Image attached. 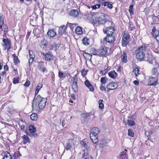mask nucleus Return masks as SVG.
Instances as JSON below:
<instances>
[{"label": "nucleus", "mask_w": 159, "mask_h": 159, "mask_svg": "<svg viewBox=\"0 0 159 159\" xmlns=\"http://www.w3.org/2000/svg\"><path fill=\"white\" fill-rule=\"evenodd\" d=\"M78 142L74 139H71L68 140L65 147V148L67 151L70 150V151L73 150L75 148V145H77Z\"/></svg>", "instance_id": "obj_3"}, {"label": "nucleus", "mask_w": 159, "mask_h": 159, "mask_svg": "<svg viewBox=\"0 0 159 159\" xmlns=\"http://www.w3.org/2000/svg\"><path fill=\"white\" fill-rule=\"evenodd\" d=\"M89 40V39L85 37L82 40L83 43L84 45L86 46L88 45H89V43H88V41Z\"/></svg>", "instance_id": "obj_37"}, {"label": "nucleus", "mask_w": 159, "mask_h": 159, "mask_svg": "<svg viewBox=\"0 0 159 159\" xmlns=\"http://www.w3.org/2000/svg\"><path fill=\"white\" fill-rule=\"evenodd\" d=\"M29 57L30 58L34 59V54L32 50H30L29 52Z\"/></svg>", "instance_id": "obj_41"}, {"label": "nucleus", "mask_w": 159, "mask_h": 159, "mask_svg": "<svg viewBox=\"0 0 159 159\" xmlns=\"http://www.w3.org/2000/svg\"><path fill=\"white\" fill-rule=\"evenodd\" d=\"M75 32L77 34H81L83 32L82 28L78 26L76 28L75 30Z\"/></svg>", "instance_id": "obj_29"}, {"label": "nucleus", "mask_w": 159, "mask_h": 159, "mask_svg": "<svg viewBox=\"0 0 159 159\" xmlns=\"http://www.w3.org/2000/svg\"><path fill=\"white\" fill-rule=\"evenodd\" d=\"M2 159H12V157L10 153L7 152L5 153L4 157Z\"/></svg>", "instance_id": "obj_27"}, {"label": "nucleus", "mask_w": 159, "mask_h": 159, "mask_svg": "<svg viewBox=\"0 0 159 159\" xmlns=\"http://www.w3.org/2000/svg\"><path fill=\"white\" fill-rule=\"evenodd\" d=\"M58 76L60 78H62L65 77V76H64L63 73L61 71H59Z\"/></svg>", "instance_id": "obj_45"}, {"label": "nucleus", "mask_w": 159, "mask_h": 159, "mask_svg": "<svg viewBox=\"0 0 159 159\" xmlns=\"http://www.w3.org/2000/svg\"><path fill=\"white\" fill-rule=\"evenodd\" d=\"M107 144V143L105 140H102L100 141V146L102 147L106 146Z\"/></svg>", "instance_id": "obj_40"}, {"label": "nucleus", "mask_w": 159, "mask_h": 159, "mask_svg": "<svg viewBox=\"0 0 159 159\" xmlns=\"http://www.w3.org/2000/svg\"><path fill=\"white\" fill-rule=\"evenodd\" d=\"M93 134H90V138L93 143H96L98 142L97 137L93 136Z\"/></svg>", "instance_id": "obj_24"}, {"label": "nucleus", "mask_w": 159, "mask_h": 159, "mask_svg": "<svg viewBox=\"0 0 159 159\" xmlns=\"http://www.w3.org/2000/svg\"><path fill=\"white\" fill-rule=\"evenodd\" d=\"M30 84V82L29 80H27L24 84V86L26 87H28Z\"/></svg>", "instance_id": "obj_57"}, {"label": "nucleus", "mask_w": 159, "mask_h": 159, "mask_svg": "<svg viewBox=\"0 0 159 159\" xmlns=\"http://www.w3.org/2000/svg\"><path fill=\"white\" fill-rule=\"evenodd\" d=\"M44 57L46 60L48 61H50L53 59V56L51 55L49 52L44 55Z\"/></svg>", "instance_id": "obj_15"}, {"label": "nucleus", "mask_w": 159, "mask_h": 159, "mask_svg": "<svg viewBox=\"0 0 159 159\" xmlns=\"http://www.w3.org/2000/svg\"><path fill=\"white\" fill-rule=\"evenodd\" d=\"M84 84L86 86L88 87L91 91H93L94 90V89L93 86L91 84L89 81L87 80L84 82Z\"/></svg>", "instance_id": "obj_17"}, {"label": "nucleus", "mask_w": 159, "mask_h": 159, "mask_svg": "<svg viewBox=\"0 0 159 159\" xmlns=\"http://www.w3.org/2000/svg\"><path fill=\"white\" fill-rule=\"evenodd\" d=\"M34 100L37 102H39L38 106L40 109H42L45 107L47 101L46 98H43L39 95H38L36 98V96L35 95L34 99L33 100V101Z\"/></svg>", "instance_id": "obj_4"}, {"label": "nucleus", "mask_w": 159, "mask_h": 159, "mask_svg": "<svg viewBox=\"0 0 159 159\" xmlns=\"http://www.w3.org/2000/svg\"><path fill=\"white\" fill-rule=\"evenodd\" d=\"M93 132H94L95 133L98 134L99 132V129L97 127H94L93 128Z\"/></svg>", "instance_id": "obj_50"}, {"label": "nucleus", "mask_w": 159, "mask_h": 159, "mask_svg": "<svg viewBox=\"0 0 159 159\" xmlns=\"http://www.w3.org/2000/svg\"><path fill=\"white\" fill-rule=\"evenodd\" d=\"M31 119L34 121L38 119V116L36 113L32 114L30 116Z\"/></svg>", "instance_id": "obj_30"}, {"label": "nucleus", "mask_w": 159, "mask_h": 159, "mask_svg": "<svg viewBox=\"0 0 159 159\" xmlns=\"http://www.w3.org/2000/svg\"><path fill=\"white\" fill-rule=\"evenodd\" d=\"M2 41L4 43L3 45L5 48V50L7 49V51H9L11 48L10 41L8 39H6L4 38L3 39Z\"/></svg>", "instance_id": "obj_12"}, {"label": "nucleus", "mask_w": 159, "mask_h": 159, "mask_svg": "<svg viewBox=\"0 0 159 159\" xmlns=\"http://www.w3.org/2000/svg\"><path fill=\"white\" fill-rule=\"evenodd\" d=\"M102 102L103 100L102 99H100L98 101L99 107L101 109H103L104 107V104L102 103Z\"/></svg>", "instance_id": "obj_33"}, {"label": "nucleus", "mask_w": 159, "mask_h": 159, "mask_svg": "<svg viewBox=\"0 0 159 159\" xmlns=\"http://www.w3.org/2000/svg\"><path fill=\"white\" fill-rule=\"evenodd\" d=\"M158 42H159V34L154 37Z\"/></svg>", "instance_id": "obj_63"}, {"label": "nucleus", "mask_w": 159, "mask_h": 159, "mask_svg": "<svg viewBox=\"0 0 159 159\" xmlns=\"http://www.w3.org/2000/svg\"><path fill=\"white\" fill-rule=\"evenodd\" d=\"M159 15H158V16H155L154 15H153V16L152 17V20H153V22L154 24L159 21Z\"/></svg>", "instance_id": "obj_32"}, {"label": "nucleus", "mask_w": 159, "mask_h": 159, "mask_svg": "<svg viewBox=\"0 0 159 159\" xmlns=\"http://www.w3.org/2000/svg\"><path fill=\"white\" fill-rule=\"evenodd\" d=\"M19 82V80L18 78H14L13 79V83L14 84H16L17 83H18Z\"/></svg>", "instance_id": "obj_53"}, {"label": "nucleus", "mask_w": 159, "mask_h": 159, "mask_svg": "<svg viewBox=\"0 0 159 159\" xmlns=\"http://www.w3.org/2000/svg\"><path fill=\"white\" fill-rule=\"evenodd\" d=\"M157 80L155 77H151L149 79L148 86H155L157 84Z\"/></svg>", "instance_id": "obj_10"}, {"label": "nucleus", "mask_w": 159, "mask_h": 159, "mask_svg": "<svg viewBox=\"0 0 159 159\" xmlns=\"http://www.w3.org/2000/svg\"><path fill=\"white\" fill-rule=\"evenodd\" d=\"M47 34L48 36L50 37H53L56 35V33L54 30L51 29L48 30L47 32Z\"/></svg>", "instance_id": "obj_16"}, {"label": "nucleus", "mask_w": 159, "mask_h": 159, "mask_svg": "<svg viewBox=\"0 0 159 159\" xmlns=\"http://www.w3.org/2000/svg\"><path fill=\"white\" fill-rule=\"evenodd\" d=\"M68 120L64 118L62 121V125L63 127H66V126L68 125Z\"/></svg>", "instance_id": "obj_34"}, {"label": "nucleus", "mask_w": 159, "mask_h": 159, "mask_svg": "<svg viewBox=\"0 0 159 159\" xmlns=\"http://www.w3.org/2000/svg\"><path fill=\"white\" fill-rule=\"evenodd\" d=\"M156 67H154L152 69V74L155 75L157 76L159 74V66H154Z\"/></svg>", "instance_id": "obj_13"}, {"label": "nucleus", "mask_w": 159, "mask_h": 159, "mask_svg": "<svg viewBox=\"0 0 159 159\" xmlns=\"http://www.w3.org/2000/svg\"><path fill=\"white\" fill-rule=\"evenodd\" d=\"M130 36L127 33H124L122 38V46L123 47L126 46L129 42V40Z\"/></svg>", "instance_id": "obj_6"}, {"label": "nucleus", "mask_w": 159, "mask_h": 159, "mask_svg": "<svg viewBox=\"0 0 159 159\" xmlns=\"http://www.w3.org/2000/svg\"><path fill=\"white\" fill-rule=\"evenodd\" d=\"M90 134H93V136H95V137H96L98 138V136H97V134H98V133H95L94 132L92 131V132H91L90 133Z\"/></svg>", "instance_id": "obj_61"}, {"label": "nucleus", "mask_w": 159, "mask_h": 159, "mask_svg": "<svg viewBox=\"0 0 159 159\" xmlns=\"http://www.w3.org/2000/svg\"><path fill=\"white\" fill-rule=\"evenodd\" d=\"M67 28V25H62L59 27V33L61 34H63L65 32Z\"/></svg>", "instance_id": "obj_14"}, {"label": "nucleus", "mask_w": 159, "mask_h": 159, "mask_svg": "<svg viewBox=\"0 0 159 159\" xmlns=\"http://www.w3.org/2000/svg\"><path fill=\"white\" fill-rule=\"evenodd\" d=\"M29 129L31 133H34L36 131L35 127L34 125H32L29 126Z\"/></svg>", "instance_id": "obj_28"}, {"label": "nucleus", "mask_w": 159, "mask_h": 159, "mask_svg": "<svg viewBox=\"0 0 159 159\" xmlns=\"http://www.w3.org/2000/svg\"><path fill=\"white\" fill-rule=\"evenodd\" d=\"M126 151L127 150L125 149V151L120 152V156L122 158H125V155L126 154V152L125 151Z\"/></svg>", "instance_id": "obj_43"}, {"label": "nucleus", "mask_w": 159, "mask_h": 159, "mask_svg": "<svg viewBox=\"0 0 159 159\" xmlns=\"http://www.w3.org/2000/svg\"><path fill=\"white\" fill-rule=\"evenodd\" d=\"M128 135L131 137H133L134 135V133L133 130L131 129H129L128 130Z\"/></svg>", "instance_id": "obj_36"}, {"label": "nucleus", "mask_w": 159, "mask_h": 159, "mask_svg": "<svg viewBox=\"0 0 159 159\" xmlns=\"http://www.w3.org/2000/svg\"><path fill=\"white\" fill-rule=\"evenodd\" d=\"M118 87L117 84L115 82H111L109 83L107 86V88L108 90H113Z\"/></svg>", "instance_id": "obj_8"}, {"label": "nucleus", "mask_w": 159, "mask_h": 159, "mask_svg": "<svg viewBox=\"0 0 159 159\" xmlns=\"http://www.w3.org/2000/svg\"><path fill=\"white\" fill-rule=\"evenodd\" d=\"M115 40V37L112 35H107L106 37L104 38L103 41L108 43H113Z\"/></svg>", "instance_id": "obj_11"}, {"label": "nucleus", "mask_w": 159, "mask_h": 159, "mask_svg": "<svg viewBox=\"0 0 159 159\" xmlns=\"http://www.w3.org/2000/svg\"><path fill=\"white\" fill-rule=\"evenodd\" d=\"M108 74L109 76L113 79L115 78L117 75V73L115 71H111L108 73Z\"/></svg>", "instance_id": "obj_21"}, {"label": "nucleus", "mask_w": 159, "mask_h": 159, "mask_svg": "<svg viewBox=\"0 0 159 159\" xmlns=\"http://www.w3.org/2000/svg\"><path fill=\"white\" fill-rule=\"evenodd\" d=\"M133 83L135 85H138L139 84V82L137 80H134L133 81Z\"/></svg>", "instance_id": "obj_64"}, {"label": "nucleus", "mask_w": 159, "mask_h": 159, "mask_svg": "<svg viewBox=\"0 0 159 159\" xmlns=\"http://www.w3.org/2000/svg\"><path fill=\"white\" fill-rule=\"evenodd\" d=\"M79 15V13L77 10L73 9L71 10L70 13V15L71 16L74 17H76L78 16Z\"/></svg>", "instance_id": "obj_18"}, {"label": "nucleus", "mask_w": 159, "mask_h": 159, "mask_svg": "<svg viewBox=\"0 0 159 159\" xmlns=\"http://www.w3.org/2000/svg\"><path fill=\"white\" fill-rule=\"evenodd\" d=\"M127 121L128 125L129 126H133L135 124V122L131 120L128 119Z\"/></svg>", "instance_id": "obj_35"}, {"label": "nucleus", "mask_w": 159, "mask_h": 159, "mask_svg": "<svg viewBox=\"0 0 159 159\" xmlns=\"http://www.w3.org/2000/svg\"><path fill=\"white\" fill-rule=\"evenodd\" d=\"M4 69L5 71H7L8 70V67L7 65H5L4 66Z\"/></svg>", "instance_id": "obj_62"}, {"label": "nucleus", "mask_w": 159, "mask_h": 159, "mask_svg": "<svg viewBox=\"0 0 159 159\" xmlns=\"http://www.w3.org/2000/svg\"><path fill=\"white\" fill-rule=\"evenodd\" d=\"M145 58V60L147 61L149 63L152 64L153 66H159L157 62L150 54V52L147 54Z\"/></svg>", "instance_id": "obj_5"}, {"label": "nucleus", "mask_w": 159, "mask_h": 159, "mask_svg": "<svg viewBox=\"0 0 159 159\" xmlns=\"http://www.w3.org/2000/svg\"><path fill=\"white\" fill-rule=\"evenodd\" d=\"M34 59L33 58H30L29 60V66H30L31 64L33 62V61H34Z\"/></svg>", "instance_id": "obj_59"}, {"label": "nucleus", "mask_w": 159, "mask_h": 159, "mask_svg": "<svg viewBox=\"0 0 159 159\" xmlns=\"http://www.w3.org/2000/svg\"><path fill=\"white\" fill-rule=\"evenodd\" d=\"M107 6L109 9H111L113 7V5L112 4H110L109 2H108L107 4Z\"/></svg>", "instance_id": "obj_60"}, {"label": "nucleus", "mask_w": 159, "mask_h": 159, "mask_svg": "<svg viewBox=\"0 0 159 159\" xmlns=\"http://www.w3.org/2000/svg\"><path fill=\"white\" fill-rule=\"evenodd\" d=\"M114 31V28L111 26L109 27L103 29V32L107 35H112Z\"/></svg>", "instance_id": "obj_7"}, {"label": "nucleus", "mask_w": 159, "mask_h": 159, "mask_svg": "<svg viewBox=\"0 0 159 159\" xmlns=\"http://www.w3.org/2000/svg\"><path fill=\"white\" fill-rule=\"evenodd\" d=\"M86 55L87 57V58H88V59H89L90 58V60H91L92 57V55H91L90 54H87V53H85L84 54V56H86Z\"/></svg>", "instance_id": "obj_55"}, {"label": "nucleus", "mask_w": 159, "mask_h": 159, "mask_svg": "<svg viewBox=\"0 0 159 159\" xmlns=\"http://www.w3.org/2000/svg\"><path fill=\"white\" fill-rule=\"evenodd\" d=\"M14 60L15 63L17 64L20 62V61L17 56H15L14 57Z\"/></svg>", "instance_id": "obj_52"}, {"label": "nucleus", "mask_w": 159, "mask_h": 159, "mask_svg": "<svg viewBox=\"0 0 159 159\" xmlns=\"http://www.w3.org/2000/svg\"><path fill=\"white\" fill-rule=\"evenodd\" d=\"M151 134V131H146L145 132V134L148 138V140L150 137V135Z\"/></svg>", "instance_id": "obj_44"}, {"label": "nucleus", "mask_w": 159, "mask_h": 159, "mask_svg": "<svg viewBox=\"0 0 159 159\" xmlns=\"http://www.w3.org/2000/svg\"><path fill=\"white\" fill-rule=\"evenodd\" d=\"M83 157L84 159H92V157L91 156L89 155L87 151L85 152L83 156Z\"/></svg>", "instance_id": "obj_23"}, {"label": "nucleus", "mask_w": 159, "mask_h": 159, "mask_svg": "<svg viewBox=\"0 0 159 159\" xmlns=\"http://www.w3.org/2000/svg\"><path fill=\"white\" fill-rule=\"evenodd\" d=\"M133 6L132 5H131L129 7V12L131 16L133 14Z\"/></svg>", "instance_id": "obj_42"}, {"label": "nucleus", "mask_w": 159, "mask_h": 159, "mask_svg": "<svg viewBox=\"0 0 159 159\" xmlns=\"http://www.w3.org/2000/svg\"><path fill=\"white\" fill-rule=\"evenodd\" d=\"M72 88L74 92H77L78 89L77 84L72 83Z\"/></svg>", "instance_id": "obj_31"}, {"label": "nucleus", "mask_w": 159, "mask_h": 159, "mask_svg": "<svg viewBox=\"0 0 159 159\" xmlns=\"http://www.w3.org/2000/svg\"><path fill=\"white\" fill-rule=\"evenodd\" d=\"M108 71V67L107 66L105 67L104 70H103L102 71V73L104 74H105Z\"/></svg>", "instance_id": "obj_51"}, {"label": "nucleus", "mask_w": 159, "mask_h": 159, "mask_svg": "<svg viewBox=\"0 0 159 159\" xmlns=\"http://www.w3.org/2000/svg\"><path fill=\"white\" fill-rule=\"evenodd\" d=\"M73 81L72 83L77 84V75H75L73 77Z\"/></svg>", "instance_id": "obj_48"}, {"label": "nucleus", "mask_w": 159, "mask_h": 159, "mask_svg": "<svg viewBox=\"0 0 159 159\" xmlns=\"http://www.w3.org/2000/svg\"><path fill=\"white\" fill-rule=\"evenodd\" d=\"M151 33L153 37L156 36H157L159 34V31L158 30L157 31L156 30L155 27H153Z\"/></svg>", "instance_id": "obj_22"}, {"label": "nucleus", "mask_w": 159, "mask_h": 159, "mask_svg": "<svg viewBox=\"0 0 159 159\" xmlns=\"http://www.w3.org/2000/svg\"><path fill=\"white\" fill-rule=\"evenodd\" d=\"M100 81L102 84H105L106 83V77H103L101 78Z\"/></svg>", "instance_id": "obj_46"}, {"label": "nucleus", "mask_w": 159, "mask_h": 159, "mask_svg": "<svg viewBox=\"0 0 159 159\" xmlns=\"http://www.w3.org/2000/svg\"><path fill=\"white\" fill-rule=\"evenodd\" d=\"M101 5L100 4H97L95 5L92 6L91 7L93 9H95L100 7Z\"/></svg>", "instance_id": "obj_47"}, {"label": "nucleus", "mask_w": 159, "mask_h": 159, "mask_svg": "<svg viewBox=\"0 0 159 159\" xmlns=\"http://www.w3.org/2000/svg\"><path fill=\"white\" fill-rule=\"evenodd\" d=\"M66 25L67 26L68 25L70 28V29H73L76 26V24H72L69 22H67Z\"/></svg>", "instance_id": "obj_39"}, {"label": "nucleus", "mask_w": 159, "mask_h": 159, "mask_svg": "<svg viewBox=\"0 0 159 159\" xmlns=\"http://www.w3.org/2000/svg\"><path fill=\"white\" fill-rule=\"evenodd\" d=\"M22 138L23 139V143L26 144L30 142L29 138L27 135H24Z\"/></svg>", "instance_id": "obj_26"}, {"label": "nucleus", "mask_w": 159, "mask_h": 159, "mask_svg": "<svg viewBox=\"0 0 159 159\" xmlns=\"http://www.w3.org/2000/svg\"><path fill=\"white\" fill-rule=\"evenodd\" d=\"M121 59L124 63H126L127 61V55L126 52L123 51L121 55Z\"/></svg>", "instance_id": "obj_20"}, {"label": "nucleus", "mask_w": 159, "mask_h": 159, "mask_svg": "<svg viewBox=\"0 0 159 159\" xmlns=\"http://www.w3.org/2000/svg\"><path fill=\"white\" fill-rule=\"evenodd\" d=\"M80 143L81 145L83 146L85 149H87L89 148L88 143L86 139H83L81 142Z\"/></svg>", "instance_id": "obj_19"}, {"label": "nucleus", "mask_w": 159, "mask_h": 159, "mask_svg": "<svg viewBox=\"0 0 159 159\" xmlns=\"http://www.w3.org/2000/svg\"><path fill=\"white\" fill-rule=\"evenodd\" d=\"M107 52V48L103 47L100 48L98 50L97 53L100 56H103L106 55Z\"/></svg>", "instance_id": "obj_9"}, {"label": "nucleus", "mask_w": 159, "mask_h": 159, "mask_svg": "<svg viewBox=\"0 0 159 159\" xmlns=\"http://www.w3.org/2000/svg\"><path fill=\"white\" fill-rule=\"evenodd\" d=\"M100 90L102 91H106V89L103 85H101L100 87Z\"/></svg>", "instance_id": "obj_56"}, {"label": "nucleus", "mask_w": 159, "mask_h": 159, "mask_svg": "<svg viewBox=\"0 0 159 159\" xmlns=\"http://www.w3.org/2000/svg\"><path fill=\"white\" fill-rule=\"evenodd\" d=\"M150 52V48L148 46L144 45L141 46L135 52L137 59L139 61L143 60L145 56Z\"/></svg>", "instance_id": "obj_1"}, {"label": "nucleus", "mask_w": 159, "mask_h": 159, "mask_svg": "<svg viewBox=\"0 0 159 159\" xmlns=\"http://www.w3.org/2000/svg\"><path fill=\"white\" fill-rule=\"evenodd\" d=\"M3 18L2 16H0V26H2L3 24Z\"/></svg>", "instance_id": "obj_54"}, {"label": "nucleus", "mask_w": 159, "mask_h": 159, "mask_svg": "<svg viewBox=\"0 0 159 159\" xmlns=\"http://www.w3.org/2000/svg\"><path fill=\"white\" fill-rule=\"evenodd\" d=\"M91 21L94 24L98 23L99 24L103 25L105 23L107 19L105 15L102 14L99 17H98L97 14L95 13L91 15Z\"/></svg>", "instance_id": "obj_2"}, {"label": "nucleus", "mask_w": 159, "mask_h": 159, "mask_svg": "<svg viewBox=\"0 0 159 159\" xmlns=\"http://www.w3.org/2000/svg\"><path fill=\"white\" fill-rule=\"evenodd\" d=\"M21 156L19 152L15 153L12 157V159H20V157Z\"/></svg>", "instance_id": "obj_25"}, {"label": "nucleus", "mask_w": 159, "mask_h": 159, "mask_svg": "<svg viewBox=\"0 0 159 159\" xmlns=\"http://www.w3.org/2000/svg\"><path fill=\"white\" fill-rule=\"evenodd\" d=\"M139 69L137 67H135L133 70V72L135 76H137L139 74Z\"/></svg>", "instance_id": "obj_38"}, {"label": "nucleus", "mask_w": 159, "mask_h": 159, "mask_svg": "<svg viewBox=\"0 0 159 159\" xmlns=\"http://www.w3.org/2000/svg\"><path fill=\"white\" fill-rule=\"evenodd\" d=\"M43 84L41 83H39L37 85L36 89L39 90L42 87Z\"/></svg>", "instance_id": "obj_49"}, {"label": "nucleus", "mask_w": 159, "mask_h": 159, "mask_svg": "<svg viewBox=\"0 0 159 159\" xmlns=\"http://www.w3.org/2000/svg\"><path fill=\"white\" fill-rule=\"evenodd\" d=\"M81 73L82 75L84 77L86 75L87 72L86 70H85L84 69H83L82 70Z\"/></svg>", "instance_id": "obj_58"}]
</instances>
